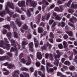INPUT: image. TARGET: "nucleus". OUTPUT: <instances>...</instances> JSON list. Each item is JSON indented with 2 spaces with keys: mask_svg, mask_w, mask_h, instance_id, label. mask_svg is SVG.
<instances>
[{
  "mask_svg": "<svg viewBox=\"0 0 77 77\" xmlns=\"http://www.w3.org/2000/svg\"><path fill=\"white\" fill-rule=\"evenodd\" d=\"M5 60H7L8 61H10L11 59L8 56H0V62Z\"/></svg>",
  "mask_w": 77,
  "mask_h": 77,
  "instance_id": "nucleus-1",
  "label": "nucleus"
},
{
  "mask_svg": "<svg viewBox=\"0 0 77 77\" xmlns=\"http://www.w3.org/2000/svg\"><path fill=\"white\" fill-rule=\"evenodd\" d=\"M10 26L11 28H13L14 31H17V28L15 26V24L14 21H11L10 22Z\"/></svg>",
  "mask_w": 77,
  "mask_h": 77,
  "instance_id": "nucleus-2",
  "label": "nucleus"
},
{
  "mask_svg": "<svg viewBox=\"0 0 77 77\" xmlns=\"http://www.w3.org/2000/svg\"><path fill=\"white\" fill-rule=\"evenodd\" d=\"M28 45L30 51L32 53H34L35 52V51L33 49V42H31L29 43Z\"/></svg>",
  "mask_w": 77,
  "mask_h": 77,
  "instance_id": "nucleus-3",
  "label": "nucleus"
},
{
  "mask_svg": "<svg viewBox=\"0 0 77 77\" xmlns=\"http://www.w3.org/2000/svg\"><path fill=\"white\" fill-rule=\"evenodd\" d=\"M50 17V14L49 13H48L47 14L45 15L44 16H43L42 17V21H45V20H48L49 19V18Z\"/></svg>",
  "mask_w": 77,
  "mask_h": 77,
  "instance_id": "nucleus-4",
  "label": "nucleus"
},
{
  "mask_svg": "<svg viewBox=\"0 0 77 77\" xmlns=\"http://www.w3.org/2000/svg\"><path fill=\"white\" fill-rule=\"evenodd\" d=\"M5 10L7 12L8 14H9L10 17L11 18L12 17L13 14H14V12H12L9 11V9L8 8V7L7 6L6 7Z\"/></svg>",
  "mask_w": 77,
  "mask_h": 77,
  "instance_id": "nucleus-5",
  "label": "nucleus"
},
{
  "mask_svg": "<svg viewBox=\"0 0 77 77\" xmlns=\"http://www.w3.org/2000/svg\"><path fill=\"white\" fill-rule=\"evenodd\" d=\"M20 74V71L18 70H16L14 71L12 75L14 77H19L18 75Z\"/></svg>",
  "mask_w": 77,
  "mask_h": 77,
  "instance_id": "nucleus-6",
  "label": "nucleus"
},
{
  "mask_svg": "<svg viewBox=\"0 0 77 77\" xmlns=\"http://www.w3.org/2000/svg\"><path fill=\"white\" fill-rule=\"evenodd\" d=\"M18 5L20 7H25L26 4H25V1H21L20 3L19 2L18 3Z\"/></svg>",
  "mask_w": 77,
  "mask_h": 77,
  "instance_id": "nucleus-7",
  "label": "nucleus"
},
{
  "mask_svg": "<svg viewBox=\"0 0 77 77\" xmlns=\"http://www.w3.org/2000/svg\"><path fill=\"white\" fill-rule=\"evenodd\" d=\"M37 57L38 59L39 60H41L42 58V54L40 52H38L37 53Z\"/></svg>",
  "mask_w": 77,
  "mask_h": 77,
  "instance_id": "nucleus-8",
  "label": "nucleus"
},
{
  "mask_svg": "<svg viewBox=\"0 0 77 77\" xmlns=\"http://www.w3.org/2000/svg\"><path fill=\"white\" fill-rule=\"evenodd\" d=\"M14 47L16 48V50L18 51L21 48V45L20 44H17V45H14Z\"/></svg>",
  "mask_w": 77,
  "mask_h": 77,
  "instance_id": "nucleus-9",
  "label": "nucleus"
},
{
  "mask_svg": "<svg viewBox=\"0 0 77 77\" xmlns=\"http://www.w3.org/2000/svg\"><path fill=\"white\" fill-rule=\"evenodd\" d=\"M38 31L39 33H42L44 32V29L41 27H39L38 29Z\"/></svg>",
  "mask_w": 77,
  "mask_h": 77,
  "instance_id": "nucleus-10",
  "label": "nucleus"
},
{
  "mask_svg": "<svg viewBox=\"0 0 77 77\" xmlns=\"http://www.w3.org/2000/svg\"><path fill=\"white\" fill-rule=\"evenodd\" d=\"M41 14H39L37 16V19H38V20L37 21L36 23L37 24H39V22H40V20H41Z\"/></svg>",
  "mask_w": 77,
  "mask_h": 77,
  "instance_id": "nucleus-11",
  "label": "nucleus"
},
{
  "mask_svg": "<svg viewBox=\"0 0 77 77\" xmlns=\"http://www.w3.org/2000/svg\"><path fill=\"white\" fill-rule=\"evenodd\" d=\"M31 5L33 7H35L37 5V2L34 1H32V2L31 3Z\"/></svg>",
  "mask_w": 77,
  "mask_h": 77,
  "instance_id": "nucleus-12",
  "label": "nucleus"
},
{
  "mask_svg": "<svg viewBox=\"0 0 77 77\" xmlns=\"http://www.w3.org/2000/svg\"><path fill=\"white\" fill-rule=\"evenodd\" d=\"M28 44V43L24 41H23L22 42V48L23 49H25L26 48L25 46L26 45H27Z\"/></svg>",
  "mask_w": 77,
  "mask_h": 77,
  "instance_id": "nucleus-13",
  "label": "nucleus"
},
{
  "mask_svg": "<svg viewBox=\"0 0 77 77\" xmlns=\"http://www.w3.org/2000/svg\"><path fill=\"white\" fill-rule=\"evenodd\" d=\"M8 6L9 8L12 9H14V4L12 3H10L8 4Z\"/></svg>",
  "mask_w": 77,
  "mask_h": 77,
  "instance_id": "nucleus-14",
  "label": "nucleus"
},
{
  "mask_svg": "<svg viewBox=\"0 0 77 77\" xmlns=\"http://www.w3.org/2000/svg\"><path fill=\"white\" fill-rule=\"evenodd\" d=\"M5 14H6V11L5 10L0 12V15L2 17H3V16L5 15Z\"/></svg>",
  "mask_w": 77,
  "mask_h": 77,
  "instance_id": "nucleus-15",
  "label": "nucleus"
},
{
  "mask_svg": "<svg viewBox=\"0 0 77 77\" xmlns=\"http://www.w3.org/2000/svg\"><path fill=\"white\" fill-rule=\"evenodd\" d=\"M71 7L73 9L77 8V5L76 4H74V2H73L72 4Z\"/></svg>",
  "mask_w": 77,
  "mask_h": 77,
  "instance_id": "nucleus-16",
  "label": "nucleus"
},
{
  "mask_svg": "<svg viewBox=\"0 0 77 77\" xmlns=\"http://www.w3.org/2000/svg\"><path fill=\"white\" fill-rule=\"evenodd\" d=\"M11 35L12 34H11V32H8L7 33V36L9 40L11 39Z\"/></svg>",
  "mask_w": 77,
  "mask_h": 77,
  "instance_id": "nucleus-17",
  "label": "nucleus"
},
{
  "mask_svg": "<svg viewBox=\"0 0 77 77\" xmlns=\"http://www.w3.org/2000/svg\"><path fill=\"white\" fill-rule=\"evenodd\" d=\"M15 66L12 63H9L8 66V68L9 69H11L12 68H14Z\"/></svg>",
  "mask_w": 77,
  "mask_h": 77,
  "instance_id": "nucleus-18",
  "label": "nucleus"
},
{
  "mask_svg": "<svg viewBox=\"0 0 77 77\" xmlns=\"http://www.w3.org/2000/svg\"><path fill=\"white\" fill-rule=\"evenodd\" d=\"M11 45L12 46H13V47H14L15 46V45H16L15 42V40H14L13 39H11Z\"/></svg>",
  "mask_w": 77,
  "mask_h": 77,
  "instance_id": "nucleus-19",
  "label": "nucleus"
},
{
  "mask_svg": "<svg viewBox=\"0 0 77 77\" xmlns=\"http://www.w3.org/2000/svg\"><path fill=\"white\" fill-rule=\"evenodd\" d=\"M55 20H56L60 21L61 20V19H62V17H60L59 15H57L55 17Z\"/></svg>",
  "mask_w": 77,
  "mask_h": 77,
  "instance_id": "nucleus-20",
  "label": "nucleus"
},
{
  "mask_svg": "<svg viewBox=\"0 0 77 77\" xmlns=\"http://www.w3.org/2000/svg\"><path fill=\"white\" fill-rule=\"evenodd\" d=\"M15 10L17 12H18L20 14H21V13H22V11H21L20 9L18 7H16Z\"/></svg>",
  "mask_w": 77,
  "mask_h": 77,
  "instance_id": "nucleus-21",
  "label": "nucleus"
},
{
  "mask_svg": "<svg viewBox=\"0 0 77 77\" xmlns=\"http://www.w3.org/2000/svg\"><path fill=\"white\" fill-rule=\"evenodd\" d=\"M17 51V48L12 47L10 50L11 53H12V52H13V51Z\"/></svg>",
  "mask_w": 77,
  "mask_h": 77,
  "instance_id": "nucleus-22",
  "label": "nucleus"
},
{
  "mask_svg": "<svg viewBox=\"0 0 77 77\" xmlns=\"http://www.w3.org/2000/svg\"><path fill=\"white\" fill-rule=\"evenodd\" d=\"M13 33H14V38H18V33L15 32H14Z\"/></svg>",
  "mask_w": 77,
  "mask_h": 77,
  "instance_id": "nucleus-23",
  "label": "nucleus"
},
{
  "mask_svg": "<svg viewBox=\"0 0 77 77\" xmlns=\"http://www.w3.org/2000/svg\"><path fill=\"white\" fill-rule=\"evenodd\" d=\"M22 28H23V29H24V30H27L28 29V27L26 24H25L23 25Z\"/></svg>",
  "mask_w": 77,
  "mask_h": 77,
  "instance_id": "nucleus-24",
  "label": "nucleus"
},
{
  "mask_svg": "<svg viewBox=\"0 0 77 77\" xmlns=\"http://www.w3.org/2000/svg\"><path fill=\"white\" fill-rule=\"evenodd\" d=\"M10 26V25H6L4 26L3 27L4 28H7V29H8V30H10V29L11 28Z\"/></svg>",
  "mask_w": 77,
  "mask_h": 77,
  "instance_id": "nucleus-25",
  "label": "nucleus"
},
{
  "mask_svg": "<svg viewBox=\"0 0 77 77\" xmlns=\"http://www.w3.org/2000/svg\"><path fill=\"white\" fill-rule=\"evenodd\" d=\"M66 32L69 36H72V32L67 31Z\"/></svg>",
  "mask_w": 77,
  "mask_h": 77,
  "instance_id": "nucleus-26",
  "label": "nucleus"
},
{
  "mask_svg": "<svg viewBox=\"0 0 77 77\" xmlns=\"http://www.w3.org/2000/svg\"><path fill=\"white\" fill-rule=\"evenodd\" d=\"M6 49L7 50H10V48H11V44H6Z\"/></svg>",
  "mask_w": 77,
  "mask_h": 77,
  "instance_id": "nucleus-27",
  "label": "nucleus"
},
{
  "mask_svg": "<svg viewBox=\"0 0 77 77\" xmlns=\"http://www.w3.org/2000/svg\"><path fill=\"white\" fill-rule=\"evenodd\" d=\"M4 44H5V42L4 41L1 40L0 41V47H3Z\"/></svg>",
  "mask_w": 77,
  "mask_h": 77,
  "instance_id": "nucleus-28",
  "label": "nucleus"
},
{
  "mask_svg": "<svg viewBox=\"0 0 77 77\" xmlns=\"http://www.w3.org/2000/svg\"><path fill=\"white\" fill-rule=\"evenodd\" d=\"M60 26L61 27H63L65 26V23L64 22L62 21L60 23Z\"/></svg>",
  "mask_w": 77,
  "mask_h": 77,
  "instance_id": "nucleus-29",
  "label": "nucleus"
},
{
  "mask_svg": "<svg viewBox=\"0 0 77 77\" xmlns=\"http://www.w3.org/2000/svg\"><path fill=\"white\" fill-rule=\"evenodd\" d=\"M68 24L70 26H71V27H73V30H75V26H74V25L72 24H71L70 22H69Z\"/></svg>",
  "mask_w": 77,
  "mask_h": 77,
  "instance_id": "nucleus-30",
  "label": "nucleus"
},
{
  "mask_svg": "<svg viewBox=\"0 0 77 77\" xmlns=\"http://www.w3.org/2000/svg\"><path fill=\"white\" fill-rule=\"evenodd\" d=\"M47 60H46V62H47L46 63V65L47 66H49V67H53V65L51 64V63L48 62H47Z\"/></svg>",
  "mask_w": 77,
  "mask_h": 77,
  "instance_id": "nucleus-31",
  "label": "nucleus"
},
{
  "mask_svg": "<svg viewBox=\"0 0 77 77\" xmlns=\"http://www.w3.org/2000/svg\"><path fill=\"white\" fill-rule=\"evenodd\" d=\"M63 44L64 47L66 48L67 47H68V44H67V43L66 42V41H64L63 42Z\"/></svg>",
  "mask_w": 77,
  "mask_h": 77,
  "instance_id": "nucleus-32",
  "label": "nucleus"
},
{
  "mask_svg": "<svg viewBox=\"0 0 77 77\" xmlns=\"http://www.w3.org/2000/svg\"><path fill=\"white\" fill-rule=\"evenodd\" d=\"M49 36L51 37V39H53V38H54V34H53V32H50Z\"/></svg>",
  "mask_w": 77,
  "mask_h": 77,
  "instance_id": "nucleus-33",
  "label": "nucleus"
},
{
  "mask_svg": "<svg viewBox=\"0 0 77 77\" xmlns=\"http://www.w3.org/2000/svg\"><path fill=\"white\" fill-rule=\"evenodd\" d=\"M60 12H62L63 10L64 9V6L60 5Z\"/></svg>",
  "mask_w": 77,
  "mask_h": 77,
  "instance_id": "nucleus-34",
  "label": "nucleus"
},
{
  "mask_svg": "<svg viewBox=\"0 0 77 77\" xmlns=\"http://www.w3.org/2000/svg\"><path fill=\"white\" fill-rule=\"evenodd\" d=\"M68 11L69 13H70V14H73V13L74 12V10L72 9H69L68 10Z\"/></svg>",
  "mask_w": 77,
  "mask_h": 77,
  "instance_id": "nucleus-35",
  "label": "nucleus"
},
{
  "mask_svg": "<svg viewBox=\"0 0 77 77\" xmlns=\"http://www.w3.org/2000/svg\"><path fill=\"white\" fill-rule=\"evenodd\" d=\"M69 68L70 71H73V70H74V69H75V67L72 66H70L69 67Z\"/></svg>",
  "mask_w": 77,
  "mask_h": 77,
  "instance_id": "nucleus-36",
  "label": "nucleus"
},
{
  "mask_svg": "<svg viewBox=\"0 0 77 77\" xmlns=\"http://www.w3.org/2000/svg\"><path fill=\"white\" fill-rule=\"evenodd\" d=\"M54 10L55 11H57V12H60V9H59V8L57 7H56L54 9Z\"/></svg>",
  "mask_w": 77,
  "mask_h": 77,
  "instance_id": "nucleus-37",
  "label": "nucleus"
},
{
  "mask_svg": "<svg viewBox=\"0 0 77 77\" xmlns=\"http://www.w3.org/2000/svg\"><path fill=\"white\" fill-rule=\"evenodd\" d=\"M20 70L21 71H28V69H27V68H26V67H22L21 68Z\"/></svg>",
  "mask_w": 77,
  "mask_h": 77,
  "instance_id": "nucleus-38",
  "label": "nucleus"
},
{
  "mask_svg": "<svg viewBox=\"0 0 77 77\" xmlns=\"http://www.w3.org/2000/svg\"><path fill=\"white\" fill-rule=\"evenodd\" d=\"M64 65H71V63H70V62H69V61H65L64 62Z\"/></svg>",
  "mask_w": 77,
  "mask_h": 77,
  "instance_id": "nucleus-39",
  "label": "nucleus"
},
{
  "mask_svg": "<svg viewBox=\"0 0 77 77\" xmlns=\"http://www.w3.org/2000/svg\"><path fill=\"white\" fill-rule=\"evenodd\" d=\"M26 65H30L31 64V60H27L26 61Z\"/></svg>",
  "mask_w": 77,
  "mask_h": 77,
  "instance_id": "nucleus-40",
  "label": "nucleus"
},
{
  "mask_svg": "<svg viewBox=\"0 0 77 77\" xmlns=\"http://www.w3.org/2000/svg\"><path fill=\"white\" fill-rule=\"evenodd\" d=\"M27 15L28 17H30L31 16V13L29 10H28L27 12Z\"/></svg>",
  "mask_w": 77,
  "mask_h": 77,
  "instance_id": "nucleus-41",
  "label": "nucleus"
},
{
  "mask_svg": "<svg viewBox=\"0 0 77 77\" xmlns=\"http://www.w3.org/2000/svg\"><path fill=\"white\" fill-rule=\"evenodd\" d=\"M46 46V47L49 46V48H50H50H51V45L50 44V43H49L48 42H47Z\"/></svg>",
  "mask_w": 77,
  "mask_h": 77,
  "instance_id": "nucleus-42",
  "label": "nucleus"
},
{
  "mask_svg": "<svg viewBox=\"0 0 77 77\" xmlns=\"http://www.w3.org/2000/svg\"><path fill=\"white\" fill-rule=\"evenodd\" d=\"M42 2H43V4H44L45 3L46 6H48V5H49V3H48V2L46 1L43 0L42 1Z\"/></svg>",
  "mask_w": 77,
  "mask_h": 77,
  "instance_id": "nucleus-43",
  "label": "nucleus"
},
{
  "mask_svg": "<svg viewBox=\"0 0 77 77\" xmlns=\"http://www.w3.org/2000/svg\"><path fill=\"white\" fill-rule=\"evenodd\" d=\"M23 74L24 75L25 77H29V74L25 72H23Z\"/></svg>",
  "mask_w": 77,
  "mask_h": 77,
  "instance_id": "nucleus-44",
  "label": "nucleus"
},
{
  "mask_svg": "<svg viewBox=\"0 0 77 77\" xmlns=\"http://www.w3.org/2000/svg\"><path fill=\"white\" fill-rule=\"evenodd\" d=\"M35 65L37 67H39V66L41 65V63L38 62H36Z\"/></svg>",
  "mask_w": 77,
  "mask_h": 77,
  "instance_id": "nucleus-45",
  "label": "nucleus"
},
{
  "mask_svg": "<svg viewBox=\"0 0 77 77\" xmlns=\"http://www.w3.org/2000/svg\"><path fill=\"white\" fill-rule=\"evenodd\" d=\"M2 33L5 35V34H6L7 33V30L5 29H4L2 31Z\"/></svg>",
  "mask_w": 77,
  "mask_h": 77,
  "instance_id": "nucleus-46",
  "label": "nucleus"
},
{
  "mask_svg": "<svg viewBox=\"0 0 77 77\" xmlns=\"http://www.w3.org/2000/svg\"><path fill=\"white\" fill-rule=\"evenodd\" d=\"M54 63L55 65L57 66H59V61H55L54 62Z\"/></svg>",
  "mask_w": 77,
  "mask_h": 77,
  "instance_id": "nucleus-47",
  "label": "nucleus"
},
{
  "mask_svg": "<svg viewBox=\"0 0 77 77\" xmlns=\"http://www.w3.org/2000/svg\"><path fill=\"white\" fill-rule=\"evenodd\" d=\"M53 22H54V20H52V19H51L49 20V24L50 25L52 24L53 23Z\"/></svg>",
  "mask_w": 77,
  "mask_h": 77,
  "instance_id": "nucleus-48",
  "label": "nucleus"
},
{
  "mask_svg": "<svg viewBox=\"0 0 77 77\" xmlns=\"http://www.w3.org/2000/svg\"><path fill=\"white\" fill-rule=\"evenodd\" d=\"M32 2V0H27L26 2V5H28L29 3H30L31 4Z\"/></svg>",
  "mask_w": 77,
  "mask_h": 77,
  "instance_id": "nucleus-49",
  "label": "nucleus"
},
{
  "mask_svg": "<svg viewBox=\"0 0 77 77\" xmlns=\"http://www.w3.org/2000/svg\"><path fill=\"white\" fill-rule=\"evenodd\" d=\"M34 44L35 48H38V46H39V42L35 43Z\"/></svg>",
  "mask_w": 77,
  "mask_h": 77,
  "instance_id": "nucleus-50",
  "label": "nucleus"
},
{
  "mask_svg": "<svg viewBox=\"0 0 77 77\" xmlns=\"http://www.w3.org/2000/svg\"><path fill=\"white\" fill-rule=\"evenodd\" d=\"M17 24L18 26V27H21V24H22L21 22L20 21L17 22Z\"/></svg>",
  "mask_w": 77,
  "mask_h": 77,
  "instance_id": "nucleus-51",
  "label": "nucleus"
},
{
  "mask_svg": "<svg viewBox=\"0 0 77 77\" xmlns=\"http://www.w3.org/2000/svg\"><path fill=\"white\" fill-rule=\"evenodd\" d=\"M63 38L65 39H68V35H67V34H65L63 36Z\"/></svg>",
  "mask_w": 77,
  "mask_h": 77,
  "instance_id": "nucleus-52",
  "label": "nucleus"
},
{
  "mask_svg": "<svg viewBox=\"0 0 77 77\" xmlns=\"http://www.w3.org/2000/svg\"><path fill=\"white\" fill-rule=\"evenodd\" d=\"M58 47L60 49H62L63 48V45L62 44H59L58 45Z\"/></svg>",
  "mask_w": 77,
  "mask_h": 77,
  "instance_id": "nucleus-53",
  "label": "nucleus"
},
{
  "mask_svg": "<svg viewBox=\"0 0 77 77\" xmlns=\"http://www.w3.org/2000/svg\"><path fill=\"white\" fill-rule=\"evenodd\" d=\"M46 45L45 44L42 47V50H45L46 48Z\"/></svg>",
  "mask_w": 77,
  "mask_h": 77,
  "instance_id": "nucleus-54",
  "label": "nucleus"
},
{
  "mask_svg": "<svg viewBox=\"0 0 77 77\" xmlns=\"http://www.w3.org/2000/svg\"><path fill=\"white\" fill-rule=\"evenodd\" d=\"M71 2H72V1L71 0H69L68 3H67V6L68 7H69V5L71 3Z\"/></svg>",
  "mask_w": 77,
  "mask_h": 77,
  "instance_id": "nucleus-55",
  "label": "nucleus"
},
{
  "mask_svg": "<svg viewBox=\"0 0 77 77\" xmlns=\"http://www.w3.org/2000/svg\"><path fill=\"white\" fill-rule=\"evenodd\" d=\"M21 62L23 63H26V61L25 60L24 58H22L21 59Z\"/></svg>",
  "mask_w": 77,
  "mask_h": 77,
  "instance_id": "nucleus-56",
  "label": "nucleus"
},
{
  "mask_svg": "<svg viewBox=\"0 0 77 77\" xmlns=\"http://www.w3.org/2000/svg\"><path fill=\"white\" fill-rule=\"evenodd\" d=\"M33 35H37V33H36V29H35L33 31Z\"/></svg>",
  "mask_w": 77,
  "mask_h": 77,
  "instance_id": "nucleus-57",
  "label": "nucleus"
},
{
  "mask_svg": "<svg viewBox=\"0 0 77 77\" xmlns=\"http://www.w3.org/2000/svg\"><path fill=\"white\" fill-rule=\"evenodd\" d=\"M3 53H4V51L3 50L0 48V54H3Z\"/></svg>",
  "mask_w": 77,
  "mask_h": 77,
  "instance_id": "nucleus-58",
  "label": "nucleus"
},
{
  "mask_svg": "<svg viewBox=\"0 0 77 77\" xmlns=\"http://www.w3.org/2000/svg\"><path fill=\"white\" fill-rule=\"evenodd\" d=\"M7 54H8V56H9L10 57H12V54L11 53L8 52Z\"/></svg>",
  "mask_w": 77,
  "mask_h": 77,
  "instance_id": "nucleus-59",
  "label": "nucleus"
},
{
  "mask_svg": "<svg viewBox=\"0 0 77 77\" xmlns=\"http://www.w3.org/2000/svg\"><path fill=\"white\" fill-rule=\"evenodd\" d=\"M49 72H54V69L53 68H50L49 69Z\"/></svg>",
  "mask_w": 77,
  "mask_h": 77,
  "instance_id": "nucleus-60",
  "label": "nucleus"
},
{
  "mask_svg": "<svg viewBox=\"0 0 77 77\" xmlns=\"http://www.w3.org/2000/svg\"><path fill=\"white\" fill-rule=\"evenodd\" d=\"M72 59H73V54H72L69 56V59L70 60H72Z\"/></svg>",
  "mask_w": 77,
  "mask_h": 77,
  "instance_id": "nucleus-61",
  "label": "nucleus"
},
{
  "mask_svg": "<svg viewBox=\"0 0 77 77\" xmlns=\"http://www.w3.org/2000/svg\"><path fill=\"white\" fill-rule=\"evenodd\" d=\"M8 63H9V62H7L4 63L3 65H4V66H8L9 65Z\"/></svg>",
  "mask_w": 77,
  "mask_h": 77,
  "instance_id": "nucleus-62",
  "label": "nucleus"
},
{
  "mask_svg": "<svg viewBox=\"0 0 77 77\" xmlns=\"http://www.w3.org/2000/svg\"><path fill=\"white\" fill-rule=\"evenodd\" d=\"M73 52L75 54V55H77V51L76 50L74 49L73 50Z\"/></svg>",
  "mask_w": 77,
  "mask_h": 77,
  "instance_id": "nucleus-63",
  "label": "nucleus"
},
{
  "mask_svg": "<svg viewBox=\"0 0 77 77\" xmlns=\"http://www.w3.org/2000/svg\"><path fill=\"white\" fill-rule=\"evenodd\" d=\"M48 41L49 42H50L51 43H53V39L51 38H49Z\"/></svg>",
  "mask_w": 77,
  "mask_h": 77,
  "instance_id": "nucleus-64",
  "label": "nucleus"
}]
</instances>
